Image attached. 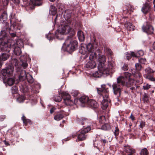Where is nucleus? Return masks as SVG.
I'll list each match as a JSON object with an SVG mask.
<instances>
[{"instance_id":"obj_54","label":"nucleus","mask_w":155,"mask_h":155,"mask_svg":"<svg viewBox=\"0 0 155 155\" xmlns=\"http://www.w3.org/2000/svg\"><path fill=\"white\" fill-rule=\"evenodd\" d=\"M145 126V123L143 121H141L140 125V127L142 129Z\"/></svg>"},{"instance_id":"obj_38","label":"nucleus","mask_w":155,"mask_h":155,"mask_svg":"<svg viewBox=\"0 0 155 155\" xmlns=\"http://www.w3.org/2000/svg\"><path fill=\"white\" fill-rule=\"evenodd\" d=\"M148 153V152L146 148L142 149L140 153V155H147Z\"/></svg>"},{"instance_id":"obj_18","label":"nucleus","mask_w":155,"mask_h":155,"mask_svg":"<svg viewBox=\"0 0 155 155\" xmlns=\"http://www.w3.org/2000/svg\"><path fill=\"white\" fill-rule=\"evenodd\" d=\"M89 99L88 97L86 96H83L79 99V101L82 104H87V102L89 101Z\"/></svg>"},{"instance_id":"obj_28","label":"nucleus","mask_w":155,"mask_h":155,"mask_svg":"<svg viewBox=\"0 0 155 155\" xmlns=\"http://www.w3.org/2000/svg\"><path fill=\"white\" fill-rule=\"evenodd\" d=\"M149 96L148 94L144 93L143 95V100L144 102L148 103L149 100Z\"/></svg>"},{"instance_id":"obj_62","label":"nucleus","mask_w":155,"mask_h":155,"mask_svg":"<svg viewBox=\"0 0 155 155\" xmlns=\"http://www.w3.org/2000/svg\"><path fill=\"white\" fill-rule=\"evenodd\" d=\"M24 2V5H22V6H25L27 5L28 2L27 0H23Z\"/></svg>"},{"instance_id":"obj_59","label":"nucleus","mask_w":155,"mask_h":155,"mask_svg":"<svg viewBox=\"0 0 155 155\" xmlns=\"http://www.w3.org/2000/svg\"><path fill=\"white\" fill-rule=\"evenodd\" d=\"M129 7L128 8H127V6H125L123 8V11L124 12L126 11V12H128L129 11L130 9H129Z\"/></svg>"},{"instance_id":"obj_14","label":"nucleus","mask_w":155,"mask_h":155,"mask_svg":"<svg viewBox=\"0 0 155 155\" xmlns=\"http://www.w3.org/2000/svg\"><path fill=\"white\" fill-rule=\"evenodd\" d=\"M100 140L99 139L96 140L94 143V146L96 147L98 150H101L102 148H104V146L103 145Z\"/></svg>"},{"instance_id":"obj_56","label":"nucleus","mask_w":155,"mask_h":155,"mask_svg":"<svg viewBox=\"0 0 155 155\" xmlns=\"http://www.w3.org/2000/svg\"><path fill=\"white\" fill-rule=\"evenodd\" d=\"M6 117V116L5 115H1L0 116V121H3Z\"/></svg>"},{"instance_id":"obj_64","label":"nucleus","mask_w":155,"mask_h":155,"mask_svg":"<svg viewBox=\"0 0 155 155\" xmlns=\"http://www.w3.org/2000/svg\"><path fill=\"white\" fill-rule=\"evenodd\" d=\"M130 118L131 119L132 121H134L135 120V117L133 116L132 114H131L130 117Z\"/></svg>"},{"instance_id":"obj_36","label":"nucleus","mask_w":155,"mask_h":155,"mask_svg":"<svg viewBox=\"0 0 155 155\" xmlns=\"http://www.w3.org/2000/svg\"><path fill=\"white\" fill-rule=\"evenodd\" d=\"M114 134L115 136V138L117 139L118 136L119 134V130L117 126L115 127V129L114 132Z\"/></svg>"},{"instance_id":"obj_5","label":"nucleus","mask_w":155,"mask_h":155,"mask_svg":"<svg viewBox=\"0 0 155 155\" xmlns=\"http://www.w3.org/2000/svg\"><path fill=\"white\" fill-rule=\"evenodd\" d=\"M91 129L90 126H88L78 131L77 133L78 141H82L85 140L87 136V133Z\"/></svg>"},{"instance_id":"obj_41","label":"nucleus","mask_w":155,"mask_h":155,"mask_svg":"<svg viewBox=\"0 0 155 155\" xmlns=\"http://www.w3.org/2000/svg\"><path fill=\"white\" fill-rule=\"evenodd\" d=\"M134 81L133 79L129 78L128 80L127 84H128V85H129V86H130V85H133L134 84Z\"/></svg>"},{"instance_id":"obj_29","label":"nucleus","mask_w":155,"mask_h":155,"mask_svg":"<svg viewBox=\"0 0 155 155\" xmlns=\"http://www.w3.org/2000/svg\"><path fill=\"white\" fill-rule=\"evenodd\" d=\"M103 75V73L100 71H97L92 74L93 76L95 78H100Z\"/></svg>"},{"instance_id":"obj_22","label":"nucleus","mask_w":155,"mask_h":155,"mask_svg":"<svg viewBox=\"0 0 155 155\" xmlns=\"http://www.w3.org/2000/svg\"><path fill=\"white\" fill-rule=\"evenodd\" d=\"M41 0H30L29 4L33 6H39L41 4Z\"/></svg>"},{"instance_id":"obj_42","label":"nucleus","mask_w":155,"mask_h":155,"mask_svg":"<svg viewBox=\"0 0 155 155\" xmlns=\"http://www.w3.org/2000/svg\"><path fill=\"white\" fill-rule=\"evenodd\" d=\"M79 52L81 54H84L86 53V51L84 47L81 46V49L79 50Z\"/></svg>"},{"instance_id":"obj_48","label":"nucleus","mask_w":155,"mask_h":155,"mask_svg":"<svg viewBox=\"0 0 155 155\" xmlns=\"http://www.w3.org/2000/svg\"><path fill=\"white\" fill-rule=\"evenodd\" d=\"M136 70L137 71H140L141 70V65L138 63H136L135 65Z\"/></svg>"},{"instance_id":"obj_13","label":"nucleus","mask_w":155,"mask_h":155,"mask_svg":"<svg viewBox=\"0 0 155 155\" xmlns=\"http://www.w3.org/2000/svg\"><path fill=\"white\" fill-rule=\"evenodd\" d=\"M124 151L127 153L133 154L136 152V150L129 146H124Z\"/></svg>"},{"instance_id":"obj_61","label":"nucleus","mask_w":155,"mask_h":155,"mask_svg":"<svg viewBox=\"0 0 155 155\" xmlns=\"http://www.w3.org/2000/svg\"><path fill=\"white\" fill-rule=\"evenodd\" d=\"M153 19V15L152 14L150 13L149 14V20H152Z\"/></svg>"},{"instance_id":"obj_12","label":"nucleus","mask_w":155,"mask_h":155,"mask_svg":"<svg viewBox=\"0 0 155 155\" xmlns=\"http://www.w3.org/2000/svg\"><path fill=\"white\" fill-rule=\"evenodd\" d=\"M150 6L148 3L146 2L143 5L142 8V11L144 13H147L150 11Z\"/></svg>"},{"instance_id":"obj_51","label":"nucleus","mask_w":155,"mask_h":155,"mask_svg":"<svg viewBox=\"0 0 155 155\" xmlns=\"http://www.w3.org/2000/svg\"><path fill=\"white\" fill-rule=\"evenodd\" d=\"M25 99L23 96H20L17 99V100L19 102H22L24 101Z\"/></svg>"},{"instance_id":"obj_46","label":"nucleus","mask_w":155,"mask_h":155,"mask_svg":"<svg viewBox=\"0 0 155 155\" xmlns=\"http://www.w3.org/2000/svg\"><path fill=\"white\" fill-rule=\"evenodd\" d=\"M12 62L13 64L15 66H18V61L16 59H14L12 60Z\"/></svg>"},{"instance_id":"obj_33","label":"nucleus","mask_w":155,"mask_h":155,"mask_svg":"<svg viewBox=\"0 0 155 155\" xmlns=\"http://www.w3.org/2000/svg\"><path fill=\"white\" fill-rule=\"evenodd\" d=\"M110 128V126L109 124H106L103 125L101 127V129L104 130H107Z\"/></svg>"},{"instance_id":"obj_2","label":"nucleus","mask_w":155,"mask_h":155,"mask_svg":"<svg viewBox=\"0 0 155 155\" xmlns=\"http://www.w3.org/2000/svg\"><path fill=\"white\" fill-rule=\"evenodd\" d=\"M125 84V78L124 77L120 76L117 79V83L113 84L112 85L114 93L115 95H120L121 87L124 85Z\"/></svg>"},{"instance_id":"obj_50","label":"nucleus","mask_w":155,"mask_h":155,"mask_svg":"<svg viewBox=\"0 0 155 155\" xmlns=\"http://www.w3.org/2000/svg\"><path fill=\"white\" fill-rule=\"evenodd\" d=\"M27 80L29 83H32L34 82V79L31 75H30L27 78Z\"/></svg>"},{"instance_id":"obj_40","label":"nucleus","mask_w":155,"mask_h":155,"mask_svg":"<svg viewBox=\"0 0 155 155\" xmlns=\"http://www.w3.org/2000/svg\"><path fill=\"white\" fill-rule=\"evenodd\" d=\"M145 72L146 74H149L153 73V71L150 68L148 67L145 69Z\"/></svg>"},{"instance_id":"obj_30","label":"nucleus","mask_w":155,"mask_h":155,"mask_svg":"<svg viewBox=\"0 0 155 155\" xmlns=\"http://www.w3.org/2000/svg\"><path fill=\"white\" fill-rule=\"evenodd\" d=\"M89 59L90 61H94V59L96 57V54L95 52H93L89 53Z\"/></svg>"},{"instance_id":"obj_45","label":"nucleus","mask_w":155,"mask_h":155,"mask_svg":"<svg viewBox=\"0 0 155 155\" xmlns=\"http://www.w3.org/2000/svg\"><path fill=\"white\" fill-rule=\"evenodd\" d=\"M54 100L56 102H59L61 100V97L59 96L56 95L54 96Z\"/></svg>"},{"instance_id":"obj_20","label":"nucleus","mask_w":155,"mask_h":155,"mask_svg":"<svg viewBox=\"0 0 155 155\" xmlns=\"http://www.w3.org/2000/svg\"><path fill=\"white\" fill-rule=\"evenodd\" d=\"M78 123L80 124L83 125L87 121V119L83 118L80 117L78 118L77 119Z\"/></svg>"},{"instance_id":"obj_19","label":"nucleus","mask_w":155,"mask_h":155,"mask_svg":"<svg viewBox=\"0 0 155 155\" xmlns=\"http://www.w3.org/2000/svg\"><path fill=\"white\" fill-rule=\"evenodd\" d=\"M68 29L67 34H69L70 35V36L69 37H73V36H74L75 34V30L73 28H71L69 25Z\"/></svg>"},{"instance_id":"obj_58","label":"nucleus","mask_w":155,"mask_h":155,"mask_svg":"<svg viewBox=\"0 0 155 155\" xmlns=\"http://www.w3.org/2000/svg\"><path fill=\"white\" fill-rule=\"evenodd\" d=\"M122 69L124 71H126L128 69V67L127 65L124 64L122 67Z\"/></svg>"},{"instance_id":"obj_47","label":"nucleus","mask_w":155,"mask_h":155,"mask_svg":"<svg viewBox=\"0 0 155 155\" xmlns=\"http://www.w3.org/2000/svg\"><path fill=\"white\" fill-rule=\"evenodd\" d=\"M146 78L148 79L151 81H155V78H154L153 76L148 75L146 76Z\"/></svg>"},{"instance_id":"obj_24","label":"nucleus","mask_w":155,"mask_h":155,"mask_svg":"<svg viewBox=\"0 0 155 155\" xmlns=\"http://www.w3.org/2000/svg\"><path fill=\"white\" fill-rule=\"evenodd\" d=\"M63 112L62 114H58L54 116V119L58 121L62 119L64 117V111L63 110Z\"/></svg>"},{"instance_id":"obj_44","label":"nucleus","mask_w":155,"mask_h":155,"mask_svg":"<svg viewBox=\"0 0 155 155\" xmlns=\"http://www.w3.org/2000/svg\"><path fill=\"white\" fill-rule=\"evenodd\" d=\"M105 52H107L108 54H109L110 56H112L113 55V52L111 50L107 48H106L105 49Z\"/></svg>"},{"instance_id":"obj_35","label":"nucleus","mask_w":155,"mask_h":155,"mask_svg":"<svg viewBox=\"0 0 155 155\" xmlns=\"http://www.w3.org/2000/svg\"><path fill=\"white\" fill-rule=\"evenodd\" d=\"M99 140L101 142V143H102L104 147L106 144L108 143V141L106 137L104 138L101 137Z\"/></svg>"},{"instance_id":"obj_37","label":"nucleus","mask_w":155,"mask_h":155,"mask_svg":"<svg viewBox=\"0 0 155 155\" xmlns=\"http://www.w3.org/2000/svg\"><path fill=\"white\" fill-rule=\"evenodd\" d=\"M15 82V80L12 78H8L7 81L8 84L9 85L11 86Z\"/></svg>"},{"instance_id":"obj_27","label":"nucleus","mask_w":155,"mask_h":155,"mask_svg":"<svg viewBox=\"0 0 155 155\" xmlns=\"http://www.w3.org/2000/svg\"><path fill=\"white\" fill-rule=\"evenodd\" d=\"M87 50L89 53L94 51V48L92 44L89 43L86 46Z\"/></svg>"},{"instance_id":"obj_8","label":"nucleus","mask_w":155,"mask_h":155,"mask_svg":"<svg viewBox=\"0 0 155 155\" xmlns=\"http://www.w3.org/2000/svg\"><path fill=\"white\" fill-rule=\"evenodd\" d=\"M106 58L105 56L102 55L99 56L98 61L99 64L98 66V68L99 70L102 71L104 68V63L106 61Z\"/></svg>"},{"instance_id":"obj_9","label":"nucleus","mask_w":155,"mask_h":155,"mask_svg":"<svg viewBox=\"0 0 155 155\" xmlns=\"http://www.w3.org/2000/svg\"><path fill=\"white\" fill-rule=\"evenodd\" d=\"M114 60L112 59L111 57L108 58V67L106 68H104L103 70L107 71H108L110 69H112L113 68L114 65Z\"/></svg>"},{"instance_id":"obj_25","label":"nucleus","mask_w":155,"mask_h":155,"mask_svg":"<svg viewBox=\"0 0 155 155\" xmlns=\"http://www.w3.org/2000/svg\"><path fill=\"white\" fill-rule=\"evenodd\" d=\"M62 94L63 95V98L64 101H69L70 100L71 96L68 93L64 92Z\"/></svg>"},{"instance_id":"obj_57","label":"nucleus","mask_w":155,"mask_h":155,"mask_svg":"<svg viewBox=\"0 0 155 155\" xmlns=\"http://www.w3.org/2000/svg\"><path fill=\"white\" fill-rule=\"evenodd\" d=\"M9 0H2L3 4L4 5H6L8 3Z\"/></svg>"},{"instance_id":"obj_21","label":"nucleus","mask_w":155,"mask_h":155,"mask_svg":"<svg viewBox=\"0 0 155 155\" xmlns=\"http://www.w3.org/2000/svg\"><path fill=\"white\" fill-rule=\"evenodd\" d=\"M27 75L25 70L21 71L19 75V78L20 81H24L26 78Z\"/></svg>"},{"instance_id":"obj_43","label":"nucleus","mask_w":155,"mask_h":155,"mask_svg":"<svg viewBox=\"0 0 155 155\" xmlns=\"http://www.w3.org/2000/svg\"><path fill=\"white\" fill-rule=\"evenodd\" d=\"M144 54V52L142 50L139 51L136 53V55L137 57L143 56Z\"/></svg>"},{"instance_id":"obj_52","label":"nucleus","mask_w":155,"mask_h":155,"mask_svg":"<svg viewBox=\"0 0 155 155\" xmlns=\"http://www.w3.org/2000/svg\"><path fill=\"white\" fill-rule=\"evenodd\" d=\"M124 75L125 77V78L128 79L130 78V77L131 75V74L130 73H129L128 72H126L124 73Z\"/></svg>"},{"instance_id":"obj_1","label":"nucleus","mask_w":155,"mask_h":155,"mask_svg":"<svg viewBox=\"0 0 155 155\" xmlns=\"http://www.w3.org/2000/svg\"><path fill=\"white\" fill-rule=\"evenodd\" d=\"M98 94L103 97V100L101 102V106L103 109H105L108 105L109 90L106 85L102 84L101 88H97Z\"/></svg>"},{"instance_id":"obj_60","label":"nucleus","mask_w":155,"mask_h":155,"mask_svg":"<svg viewBox=\"0 0 155 155\" xmlns=\"http://www.w3.org/2000/svg\"><path fill=\"white\" fill-rule=\"evenodd\" d=\"M21 65L24 68H26L28 66V64L26 62H23L22 63Z\"/></svg>"},{"instance_id":"obj_34","label":"nucleus","mask_w":155,"mask_h":155,"mask_svg":"<svg viewBox=\"0 0 155 155\" xmlns=\"http://www.w3.org/2000/svg\"><path fill=\"white\" fill-rule=\"evenodd\" d=\"M7 15L5 12H4L2 14L1 17V19L3 21H5L7 20Z\"/></svg>"},{"instance_id":"obj_11","label":"nucleus","mask_w":155,"mask_h":155,"mask_svg":"<svg viewBox=\"0 0 155 155\" xmlns=\"http://www.w3.org/2000/svg\"><path fill=\"white\" fill-rule=\"evenodd\" d=\"M87 105L89 107L92 108H97L99 106V105L97 103V102L95 101L92 100L90 99L87 102Z\"/></svg>"},{"instance_id":"obj_15","label":"nucleus","mask_w":155,"mask_h":155,"mask_svg":"<svg viewBox=\"0 0 155 155\" xmlns=\"http://www.w3.org/2000/svg\"><path fill=\"white\" fill-rule=\"evenodd\" d=\"M124 25L127 29L129 31H133L135 28V27L133 25L132 23L126 21Z\"/></svg>"},{"instance_id":"obj_32","label":"nucleus","mask_w":155,"mask_h":155,"mask_svg":"<svg viewBox=\"0 0 155 155\" xmlns=\"http://www.w3.org/2000/svg\"><path fill=\"white\" fill-rule=\"evenodd\" d=\"M1 57L3 61H5L8 58L9 55L8 54L4 53L2 54Z\"/></svg>"},{"instance_id":"obj_4","label":"nucleus","mask_w":155,"mask_h":155,"mask_svg":"<svg viewBox=\"0 0 155 155\" xmlns=\"http://www.w3.org/2000/svg\"><path fill=\"white\" fill-rule=\"evenodd\" d=\"M64 44L66 46V49L69 51H74L78 46V42L74 37H68Z\"/></svg>"},{"instance_id":"obj_17","label":"nucleus","mask_w":155,"mask_h":155,"mask_svg":"<svg viewBox=\"0 0 155 155\" xmlns=\"http://www.w3.org/2000/svg\"><path fill=\"white\" fill-rule=\"evenodd\" d=\"M21 120L25 126H27L28 124L31 125L32 124V121L30 119L27 118L24 115H23L21 117Z\"/></svg>"},{"instance_id":"obj_49","label":"nucleus","mask_w":155,"mask_h":155,"mask_svg":"<svg viewBox=\"0 0 155 155\" xmlns=\"http://www.w3.org/2000/svg\"><path fill=\"white\" fill-rule=\"evenodd\" d=\"M151 87V85L147 84L143 86V88L144 90H147Z\"/></svg>"},{"instance_id":"obj_16","label":"nucleus","mask_w":155,"mask_h":155,"mask_svg":"<svg viewBox=\"0 0 155 155\" xmlns=\"http://www.w3.org/2000/svg\"><path fill=\"white\" fill-rule=\"evenodd\" d=\"M96 66V63L92 61L88 62L86 64V68L89 69L94 68H95Z\"/></svg>"},{"instance_id":"obj_63","label":"nucleus","mask_w":155,"mask_h":155,"mask_svg":"<svg viewBox=\"0 0 155 155\" xmlns=\"http://www.w3.org/2000/svg\"><path fill=\"white\" fill-rule=\"evenodd\" d=\"M130 55H131V57L133 56V57H137V56L136 55V53H135L134 52H132L131 53Z\"/></svg>"},{"instance_id":"obj_39","label":"nucleus","mask_w":155,"mask_h":155,"mask_svg":"<svg viewBox=\"0 0 155 155\" xmlns=\"http://www.w3.org/2000/svg\"><path fill=\"white\" fill-rule=\"evenodd\" d=\"M99 120L100 123L103 124L104 123L106 120L105 116H101L99 117Z\"/></svg>"},{"instance_id":"obj_31","label":"nucleus","mask_w":155,"mask_h":155,"mask_svg":"<svg viewBox=\"0 0 155 155\" xmlns=\"http://www.w3.org/2000/svg\"><path fill=\"white\" fill-rule=\"evenodd\" d=\"M11 92L12 94H16L18 93V89L16 86H14L12 87Z\"/></svg>"},{"instance_id":"obj_55","label":"nucleus","mask_w":155,"mask_h":155,"mask_svg":"<svg viewBox=\"0 0 155 155\" xmlns=\"http://www.w3.org/2000/svg\"><path fill=\"white\" fill-rule=\"evenodd\" d=\"M71 94L73 96H74V97H76L79 94V92L78 91H72L71 92Z\"/></svg>"},{"instance_id":"obj_23","label":"nucleus","mask_w":155,"mask_h":155,"mask_svg":"<svg viewBox=\"0 0 155 155\" xmlns=\"http://www.w3.org/2000/svg\"><path fill=\"white\" fill-rule=\"evenodd\" d=\"M78 36L79 41H84L85 37L83 33L81 31H79L78 32Z\"/></svg>"},{"instance_id":"obj_6","label":"nucleus","mask_w":155,"mask_h":155,"mask_svg":"<svg viewBox=\"0 0 155 155\" xmlns=\"http://www.w3.org/2000/svg\"><path fill=\"white\" fill-rule=\"evenodd\" d=\"M14 71V67L13 66L9 65L6 69H3L1 71L2 75L5 77H9L12 75Z\"/></svg>"},{"instance_id":"obj_53","label":"nucleus","mask_w":155,"mask_h":155,"mask_svg":"<svg viewBox=\"0 0 155 155\" xmlns=\"http://www.w3.org/2000/svg\"><path fill=\"white\" fill-rule=\"evenodd\" d=\"M140 63L142 64H145L146 62V60L145 58H141L139 60Z\"/></svg>"},{"instance_id":"obj_3","label":"nucleus","mask_w":155,"mask_h":155,"mask_svg":"<svg viewBox=\"0 0 155 155\" xmlns=\"http://www.w3.org/2000/svg\"><path fill=\"white\" fill-rule=\"evenodd\" d=\"M1 45L3 46V50L9 52L11 48H13L14 49V52L16 55H20L21 54L20 48H15L14 44L12 45L10 41H6V42H2L1 43Z\"/></svg>"},{"instance_id":"obj_26","label":"nucleus","mask_w":155,"mask_h":155,"mask_svg":"<svg viewBox=\"0 0 155 155\" xmlns=\"http://www.w3.org/2000/svg\"><path fill=\"white\" fill-rule=\"evenodd\" d=\"M50 11L51 14L54 15L57 12V9L53 5H51L50 8Z\"/></svg>"},{"instance_id":"obj_10","label":"nucleus","mask_w":155,"mask_h":155,"mask_svg":"<svg viewBox=\"0 0 155 155\" xmlns=\"http://www.w3.org/2000/svg\"><path fill=\"white\" fill-rule=\"evenodd\" d=\"M142 28L143 30L148 34H151L153 32V28L151 25H147L146 26H144Z\"/></svg>"},{"instance_id":"obj_7","label":"nucleus","mask_w":155,"mask_h":155,"mask_svg":"<svg viewBox=\"0 0 155 155\" xmlns=\"http://www.w3.org/2000/svg\"><path fill=\"white\" fill-rule=\"evenodd\" d=\"M68 25H65L62 26L61 29H58L56 31L55 34L56 37L58 39L59 38L60 35L64 34H67Z\"/></svg>"}]
</instances>
